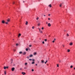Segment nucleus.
<instances>
[{
    "label": "nucleus",
    "mask_w": 75,
    "mask_h": 75,
    "mask_svg": "<svg viewBox=\"0 0 75 75\" xmlns=\"http://www.w3.org/2000/svg\"><path fill=\"white\" fill-rule=\"evenodd\" d=\"M41 62L42 64H44V60H41Z\"/></svg>",
    "instance_id": "obj_1"
},
{
    "label": "nucleus",
    "mask_w": 75,
    "mask_h": 75,
    "mask_svg": "<svg viewBox=\"0 0 75 75\" xmlns=\"http://www.w3.org/2000/svg\"><path fill=\"white\" fill-rule=\"evenodd\" d=\"M14 69H15V68H14V67H13L11 69V70L12 71H14Z\"/></svg>",
    "instance_id": "obj_2"
},
{
    "label": "nucleus",
    "mask_w": 75,
    "mask_h": 75,
    "mask_svg": "<svg viewBox=\"0 0 75 75\" xmlns=\"http://www.w3.org/2000/svg\"><path fill=\"white\" fill-rule=\"evenodd\" d=\"M2 23L3 24H4L5 23V21H4V20H2Z\"/></svg>",
    "instance_id": "obj_3"
},
{
    "label": "nucleus",
    "mask_w": 75,
    "mask_h": 75,
    "mask_svg": "<svg viewBox=\"0 0 75 75\" xmlns=\"http://www.w3.org/2000/svg\"><path fill=\"white\" fill-rule=\"evenodd\" d=\"M22 74H23V75H25V73L22 72Z\"/></svg>",
    "instance_id": "obj_4"
},
{
    "label": "nucleus",
    "mask_w": 75,
    "mask_h": 75,
    "mask_svg": "<svg viewBox=\"0 0 75 75\" xmlns=\"http://www.w3.org/2000/svg\"><path fill=\"white\" fill-rule=\"evenodd\" d=\"M10 20L9 18L7 20V21L8 22H10Z\"/></svg>",
    "instance_id": "obj_5"
},
{
    "label": "nucleus",
    "mask_w": 75,
    "mask_h": 75,
    "mask_svg": "<svg viewBox=\"0 0 75 75\" xmlns=\"http://www.w3.org/2000/svg\"><path fill=\"white\" fill-rule=\"evenodd\" d=\"M48 7H51L52 6H51V4H50L48 6Z\"/></svg>",
    "instance_id": "obj_6"
},
{
    "label": "nucleus",
    "mask_w": 75,
    "mask_h": 75,
    "mask_svg": "<svg viewBox=\"0 0 75 75\" xmlns=\"http://www.w3.org/2000/svg\"><path fill=\"white\" fill-rule=\"evenodd\" d=\"M48 25L49 26V27H50V26H51V24H50V23H49Z\"/></svg>",
    "instance_id": "obj_7"
},
{
    "label": "nucleus",
    "mask_w": 75,
    "mask_h": 75,
    "mask_svg": "<svg viewBox=\"0 0 75 75\" xmlns=\"http://www.w3.org/2000/svg\"><path fill=\"white\" fill-rule=\"evenodd\" d=\"M21 34L19 33L18 35V37H20V36H21Z\"/></svg>",
    "instance_id": "obj_8"
},
{
    "label": "nucleus",
    "mask_w": 75,
    "mask_h": 75,
    "mask_svg": "<svg viewBox=\"0 0 75 75\" xmlns=\"http://www.w3.org/2000/svg\"><path fill=\"white\" fill-rule=\"evenodd\" d=\"M27 24H28V22L27 21H26V22L25 25H27Z\"/></svg>",
    "instance_id": "obj_9"
},
{
    "label": "nucleus",
    "mask_w": 75,
    "mask_h": 75,
    "mask_svg": "<svg viewBox=\"0 0 75 75\" xmlns=\"http://www.w3.org/2000/svg\"><path fill=\"white\" fill-rule=\"evenodd\" d=\"M33 54H34V55H36L37 54V53L35 52Z\"/></svg>",
    "instance_id": "obj_10"
},
{
    "label": "nucleus",
    "mask_w": 75,
    "mask_h": 75,
    "mask_svg": "<svg viewBox=\"0 0 75 75\" xmlns=\"http://www.w3.org/2000/svg\"><path fill=\"white\" fill-rule=\"evenodd\" d=\"M32 64H35V62H33L31 63Z\"/></svg>",
    "instance_id": "obj_11"
},
{
    "label": "nucleus",
    "mask_w": 75,
    "mask_h": 75,
    "mask_svg": "<svg viewBox=\"0 0 75 75\" xmlns=\"http://www.w3.org/2000/svg\"><path fill=\"white\" fill-rule=\"evenodd\" d=\"M25 54H26V52H24L23 53V55H25Z\"/></svg>",
    "instance_id": "obj_12"
},
{
    "label": "nucleus",
    "mask_w": 75,
    "mask_h": 75,
    "mask_svg": "<svg viewBox=\"0 0 75 75\" xmlns=\"http://www.w3.org/2000/svg\"><path fill=\"white\" fill-rule=\"evenodd\" d=\"M72 43H70V45H72Z\"/></svg>",
    "instance_id": "obj_13"
},
{
    "label": "nucleus",
    "mask_w": 75,
    "mask_h": 75,
    "mask_svg": "<svg viewBox=\"0 0 75 75\" xmlns=\"http://www.w3.org/2000/svg\"><path fill=\"white\" fill-rule=\"evenodd\" d=\"M33 55L31 54V55H30V57H33Z\"/></svg>",
    "instance_id": "obj_14"
},
{
    "label": "nucleus",
    "mask_w": 75,
    "mask_h": 75,
    "mask_svg": "<svg viewBox=\"0 0 75 75\" xmlns=\"http://www.w3.org/2000/svg\"><path fill=\"white\" fill-rule=\"evenodd\" d=\"M27 58L28 59H29V58H30V57H29V56H28V57H27Z\"/></svg>",
    "instance_id": "obj_15"
},
{
    "label": "nucleus",
    "mask_w": 75,
    "mask_h": 75,
    "mask_svg": "<svg viewBox=\"0 0 75 75\" xmlns=\"http://www.w3.org/2000/svg\"><path fill=\"white\" fill-rule=\"evenodd\" d=\"M67 51H68V52H70V50H68Z\"/></svg>",
    "instance_id": "obj_16"
},
{
    "label": "nucleus",
    "mask_w": 75,
    "mask_h": 75,
    "mask_svg": "<svg viewBox=\"0 0 75 75\" xmlns=\"http://www.w3.org/2000/svg\"><path fill=\"white\" fill-rule=\"evenodd\" d=\"M62 6V4H60V7H61Z\"/></svg>",
    "instance_id": "obj_17"
},
{
    "label": "nucleus",
    "mask_w": 75,
    "mask_h": 75,
    "mask_svg": "<svg viewBox=\"0 0 75 75\" xmlns=\"http://www.w3.org/2000/svg\"><path fill=\"white\" fill-rule=\"evenodd\" d=\"M25 65H27V63H25Z\"/></svg>",
    "instance_id": "obj_18"
},
{
    "label": "nucleus",
    "mask_w": 75,
    "mask_h": 75,
    "mask_svg": "<svg viewBox=\"0 0 75 75\" xmlns=\"http://www.w3.org/2000/svg\"><path fill=\"white\" fill-rule=\"evenodd\" d=\"M4 69H6V67L5 66L4 67Z\"/></svg>",
    "instance_id": "obj_19"
},
{
    "label": "nucleus",
    "mask_w": 75,
    "mask_h": 75,
    "mask_svg": "<svg viewBox=\"0 0 75 75\" xmlns=\"http://www.w3.org/2000/svg\"><path fill=\"white\" fill-rule=\"evenodd\" d=\"M35 27H34V26H33V27H32V28L33 29H34V28H35Z\"/></svg>",
    "instance_id": "obj_20"
},
{
    "label": "nucleus",
    "mask_w": 75,
    "mask_h": 75,
    "mask_svg": "<svg viewBox=\"0 0 75 75\" xmlns=\"http://www.w3.org/2000/svg\"><path fill=\"white\" fill-rule=\"evenodd\" d=\"M40 33H42V31L40 30Z\"/></svg>",
    "instance_id": "obj_21"
},
{
    "label": "nucleus",
    "mask_w": 75,
    "mask_h": 75,
    "mask_svg": "<svg viewBox=\"0 0 75 75\" xmlns=\"http://www.w3.org/2000/svg\"><path fill=\"white\" fill-rule=\"evenodd\" d=\"M67 36L68 37H69V34L68 33L67 34Z\"/></svg>",
    "instance_id": "obj_22"
},
{
    "label": "nucleus",
    "mask_w": 75,
    "mask_h": 75,
    "mask_svg": "<svg viewBox=\"0 0 75 75\" xmlns=\"http://www.w3.org/2000/svg\"><path fill=\"white\" fill-rule=\"evenodd\" d=\"M28 49L26 48V51H28Z\"/></svg>",
    "instance_id": "obj_23"
},
{
    "label": "nucleus",
    "mask_w": 75,
    "mask_h": 75,
    "mask_svg": "<svg viewBox=\"0 0 75 75\" xmlns=\"http://www.w3.org/2000/svg\"><path fill=\"white\" fill-rule=\"evenodd\" d=\"M47 41V39H45V42H46V41Z\"/></svg>",
    "instance_id": "obj_24"
},
{
    "label": "nucleus",
    "mask_w": 75,
    "mask_h": 75,
    "mask_svg": "<svg viewBox=\"0 0 75 75\" xmlns=\"http://www.w3.org/2000/svg\"><path fill=\"white\" fill-rule=\"evenodd\" d=\"M11 61H13V59H11Z\"/></svg>",
    "instance_id": "obj_25"
},
{
    "label": "nucleus",
    "mask_w": 75,
    "mask_h": 75,
    "mask_svg": "<svg viewBox=\"0 0 75 75\" xmlns=\"http://www.w3.org/2000/svg\"><path fill=\"white\" fill-rule=\"evenodd\" d=\"M72 67H73V66H70V68H72Z\"/></svg>",
    "instance_id": "obj_26"
},
{
    "label": "nucleus",
    "mask_w": 75,
    "mask_h": 75,
    "mask_svg": "<svg viewBox=\"0 0 75 75\" xmlns=\"http://www.w3.org/2000/svg\"><path fill=\"white\" fill-rule=\"evenodd\" d=\"M6 24H8V22H6Z\"/></svg>",
    "instance_id": "obj_27"
},
{
    "label": "nucleus",
    "mask_w": 75,
    "mask_h": 75,
    "mask_svg": "<svg viewBox=\"0 0 75 75\" xmlns=\"http://www.w3.org/2000/svg\"><path fill=\"white\" fill-rule=\"evenodd\" d=\"M4 74H5V75L6 74V71H4Z\"/></svg>",
    "instance_id": "obj_28"
},
{
    "label": "nucleus",
    "mask_w": 75,
    "mask_h": 75,
    "mask_svg": "<svg viewBox=\"0 0 75 75\" xmlns=\"http://www.w3.org/2000/svg\"><path fill=\"white\" fill-rule=\"evenodd\" d=\"M19 54H22V52H20Z\"/></svg>",
    "instance_id": "obj_29"
},
{
    "label": "nucleus",
    "mask_w": 75,
    "mask_h": 75,
    "mask_svg": "<svg viewBox=\"0 0 75 75\" xmlns=\"http://www.w3.org/2000/svg\"><path fill=\"white\" fill-rule=\"evenodd\" d=\"M40 24L38 23V26H40Z\"/></svg>",
    "instance_id": "obj_30"
},
{
    "label": "nucleus",
    "mask_w": 75,
    "mask_h": 75,
    "mask_svg": "<svg viewBox=\"0 0 75 75\" xmlns=\"http://www.w3.org/2000/svg\"><path fill=\"white\" fill-rule=\"evenodd\" d=\"M24 69H27V67H25L24 68Z\"/></svg>",
    "instance_id": "obj_31"
},
{
    "label": "nucleus",
    "mask_w": 75,
    "mask_h": 75,
    "mask_svg": "<svg viewBox=\"0 0 75 75\" xmlns=\"http://www.w3.org/2000/svg\"><path fill=\"white\" fill-rule=\"evenodd\" d=\"M57 67H59V65L57 64Z\"/></svg>",
    "instance_id": "obj_32"
},
{
    "label": "nucleus",
    "mask_w": 75,
    "mask_h": 75,
    "mask_svg": "<svg viewBox=\"0 0 75 75\" xmlns=\"http://www.w3.org/2000/svg\"><path fill=\"white\" fill-rule=\"evenodd\" d=\"M29 61H31L32 60V59H29Z\"/></svg>",
    "instance_id": "obj_33"
},
{
    "label": "nucleus",
    "mask_w": 75,
    "mask_h": 75,
    "mask_svg": "<svg viewBox=\"0 0 75 75\" xmlns=\"http://www.w3.org/2000/svg\"><path fill=\"white\" fill-rule=\"evenodd\" d=\"M34 69H32V72H33V71H34Z\"/></svg>",
    "instance_id": "obj_34"
},
{
    "label": "nucleus",
    "mask_w": 75,
    "mask_h": 75,
    "mask_svg": "<svg viewBox=\"0 0 75 75\" xmlns=\"http://www.w3.org/2000/svg\"><path fill=\"white\" fill-rule=\"evenodd\" d=\"M48 20H51V18H48Z\"/></svg>",
    "instance_id": "obj_35"
},
{
    "label": "nucleus",
    "mask_w": 75,
    "mask_h": 75,
    "mask_svg": "<svg viewBox=\"0 0 75 75\" xmlns=\"http://www.w3.org/2000/svg\"><path fill=\"white\" fill-rule=\"evenodd\" d=\"M42 43V44H44V41H43Z\"/></svg>",
    "instance_id": "obj_36"
},
{
    "label": "nucleus",
    "mask_w": 75,
    "mask_h": 75,
    "mask_svg": "<svg viewBox=\"0 0 75 75\" xmlns=\"http://www.w3.org/2000/svg\"><path fill=\"white\" fill-rule=\"evenodd\" d=\"M64 45H62V46L63 47H64Z\"/></svg>",
    "instance_id": "obj_37"
},
{
    "label": "nucleus",
    "mask_w": 75,
    "mask_h": 75,
    "mask_svg": "<svg viewBox=\"0 0 75 75\" xmlns=\"http://www.w3.org/2000/svg\"><path fill=\"white\" fill-rule=\"evenodd\" d=\"M13 63V61H11V64H12Z\"/></svg>",
    "instance_id": "obj_38"
},
{
    "label": "nucleus",
    "mask_w": 75,
    "mask_h": 75,
    "mask_svg": "<svg viewBox=\"0 0 75 75\" xmlns=\"http://www.w3.org/2000/svg\"><path fill=\"white\" fill-rule=\"evenodd\" d=\"M39 18L38 17L37 18H36V20H38Z\"/></svg>",
    "instance_id": "obj_39"
},
{
    "label": "nucleus",
    "mask_w": 75,
    "mask_h": 75,
    "mask_svg": "<svg viewBox=\"0 0 75 75\" xmlns=\"http://www.w3.org/2000/svg\"><path fill=\"white\" fill-rule=\"evenodd\" d=\"M31 46H32L31 45H29V47H31Z\"/></svg>",
    "instance_id": "obj_40"
},
{
    "label": "nucleus",
    "mask_w": 75,
    "mask_h": 75,
    "mask_svg": "<svg viewBox=\"0 0 75 75\" xmlns=\"http://www.w3.org/2000/svg\"><path fill=\"white\" fill-rule=\"evenodd\" d=\"M42 30H43V29H44V28L42 27Z\"/></svg>",
    "instance_id": "obj_41"
},
{
    "label": "nucleus",
    "mask_w": 75,
    "mask_h": 75,
    "mask_svg": "<svg viewBox=\"0 0 75 75\" xmlns=\"http://www.w3.org/2000/svg\"><path fill=\"white\" fill-rule=\"evenodd\" d=\"M55 42V41H54V40H53V41H52V42Z\"/></svg>",
    "instance_id": "obj_42"
},
{
    "label": "nucleus",
    "mask_w": 75,
    "mask_h": 75,
    "mask_svg": "<svg viewBox=\"0 0 75 75\" xmlns=\"http://www.w3.org/2000/svg\"><path fill=\"white\" fill-rule=\"evenodd\" d=\"M20 70H21L22 69V68H20Z\"/></svg>",
    "instance_id": "obj_43"
},
{
    "label": "nucleus",
    "mask_w": 75,
    "mask_h": 75,
    "mask_svg": "<svg viewBox=\"0 0 75 75\" xmlns=\"http://www.w3.org/2000/svg\"><path fill=\"white\" fill-rule=\"evenodd\" d=\"M48 16H50V14H49L48 15Z\"/></svg>",
    "instance_id": "obj_44"
},
{
    "label": "nucleus",
    "mask_w": 75,
    "mask_h": 75,
    "mask_svg": "<svg viewBox=\"0 0 75 75\" xmlns=\"http://www.w3.org/2000/svg\"><path fill=\"white\" fill-rule=\"evenodd\" d=\"M50 21H51V22H52V20H50Z\"/></svg>",
    "instance_id": "obj_45"
},
{
    "label": "nucleus",
    "mask_w": 75,
    "mask_h": 75,
    "mask_svg": "<svg viewBox=\"0 0 75 75\" xmlns=\"http://www.w3.org/2000/svg\"><path fill=\"white\" fill-rule=\"evenodd\" d=\"M32 61H34V59H32Z\"/></svg>",
    "instance_id": "obj_46"
},
{
    "label": "nucleus",
    "mask_w": 75,
    "mask_h": 75,
    "mask_svg": "<svg viewBox=\"0 0 75 75\" xmlns=\"http://www.w3.org/2000/svg\"><path fill=\"white\" fill-rule=\"evenodd\" d=\"M45 64H47V62H45Z\"/></svg>",
    "instance_id": "obj_47"
},
{
    "label": "nucleus",
    "mask_w": 75,
    "mask_h": 75,
    "mask_svg": "<svg viewBox=\"0 0 75 75\" xmlns=\"http://www.w3.org/2000/svg\"><path fill=\"white\" fill-rule=\"evenodd\" d=\"M48 24V22H46V24Z\"/></svg>",
    "instance_id": "obj_48"
},
{
    "label": "nucleus",
    "mask_w": 75,
    "mask_h": 75,
    "mask_svg": "<svg viewBox=\"0 0 75 75\" xmlns=\"http://www.w3.org/2000/svg\"><path fill=\"white\" fill-rule=\"evenodd\" d=\"M48 62V61L46 60V62Z\"/></svg>",
    "instance_id": "obj_49"
},
{
    "label": "nucleus",
    "mask_w": 75,
    "mask_h": 75,
    "mask_svg": "<svg viewBox=\"0 0 75 75\" xmlns=\"http://www.w3.org/2000/svg\"><path fill=\"white\" fill-rule=\"evenodd\" d=\"M74 70H75V67L74 68Z\"/></svg>",
    "instance_id": "obj_50"
},
{
    "label": "nucleus",
    "mask_w": 75,
    "mask_h": 75,
    "mask_svg": "<svg viewBox=\"0 0 75 75\" xmlns=\"http://www.w3.org/2000/svg\"><path fill=\"white\" fill-rule=\"evenodd\" d=\"M39 30V31H40V28H38Z\"/></svg>",
    "instance_id": "obj_51"
},
{
    "label": "nucleus",
    "mask_w": 75,
    "mask_h": 75,
    "mask_svg": "<svg viewBox=\"0 0 75 75\" xmlns=\"http://www.w3.org/2000/svg\"><path fill=\"white\" fill-rule=\"evenodd\" d=\"M18 45V44H16V46H17V45Z\"/></svg>",
    "instance_id": "obj_52"
},
{
    "label": "nucleus",
    "mask_w": 75,
    "mask_h": 75,
    "mask_svg": "<svg viewBox=\"0 0 75 75\" xmlns=\"http://www.w3.org/2000/svg\"><path fill=\"white\" fill-rule=\"evenodd\" d=\"M8 67H6V68H8Z\"/></svg>",
    "instance_id": "obj_53"
},
{
    "label": "nucleus",
    "mask_w": 75,
    "mask_h": 75,
    "mask_svg": "<svg viewBox=\"0 0 75 75\" xmlns=\"http://www.w3.org/2000/svg\"><path fill=\"white\" fill-rule=\"evenodd\" d=\"M29 51H30V50H30V49H29Z\"/></svg>",
    "instance_id": "obj_54"
},
{
    "label": "nucleus",
    "mask_w": 75,
    "mask_h": 75,
    "mask_svg": "<svg viewBox=\"0 0 75 75\" xmlns=\"http://www.w3.org/2000/svg\"><path fill=\"white\" fill-rule=\"evenodd\" d=\"M14 3H15L14 2H13V4H14Z\"/></svg>",
    "instance_id": "obj_55"
},
{
    "label": "nucleus",
    "mask_w": 75,
    "mask_h": 75,
    "mask_svg": "<svg viewBox=\"0 0 75 75\" xmlns=\"http://www.w3.org/2000/svg\"><path fill=\"white\" fill-rule=\"evenodd\" d=\"M35 65H36L37 66V64H36Z\"/></svg>",
    "instance_id": "obj_56"
},
{
    "label": "nucleus",
    "mask_w": 75,
    "mask_h": 75,
    "mask_svg": "<svg viewBox=\"0 0 75 75\" xmlns=\"http://www.w3.org/2000/svg\"><path fill=\"white\" fill-rule=\"evenodd\" d=\"M23 3H24L25 2V1H23Z\"/></svg>",
    "instance_id": "obj_57"
},
{
    "label": "nucleus",
    "mask_w": 75,
    "mask_h": 75,
    "mask_svg": "<svg viewBox=\"0 0 75 75\" xmlns=\"http://www.w3.org/2000/svg\"><path fill=\"white\" fill-rule=\"evenodd\" d=\"M44 17H45V15H44Z\"/></svg>",
    "instance_id": "obj_58"
},
{
    "label": "nucleus",
    "mask_w": 75,
    "mask_h": 75,
    "mask_svg": "<svg viewBox=\"0 0 75 75\" xmlns=\"http://www.w3.org/2000/svg\"><path fill=\"white\" fill-rule=\"evenodd\" d=\"M49 37H50V35H49Z\"/></svg>",
    "instance_id": "obj_59"
},
{
    "label": "nucleus",
    "mask_w": 75,
    "mask_h": 75,
    "mask_svg": "<svg viewBox=\"0 0 75 75\" xmlns=\"http://www.w3.org/2000/svg\"><path fill=\"white\" fill-rule=\"evenodd\" d=\"M55 39H54V40H55Z\"/></svg>",
    "instance_id": "obj_60"
},
{
    "label": "nucleus",
    "mask_w": 75,
    "mask_h": 75,
    "mask_svg": "<svg viewBox=\"0 0 75 75\" xmlns=\"http://www.w3.org/2000/svg\"><path fill=\"white\" fill-rule=\"evenodd\" d=\"M14 51H16V50H14Z\"/></svg>",
    "instance_id": "obj_61"
},
{
    "label": "nucleus",
    "mask_w": 75,
    "mask_h": 75,
    "mask_svg": "<svg viewBox=\"0 0 75 75\" xmlns=\"http://www.w3.org/2000/svg\"><path fill=\"white\" fill-rule=\"evenodd\" d=\"M13 40H14V39H13Z\"/></svg>",
    "instance_id": "obj_62"
}]
</instances>
